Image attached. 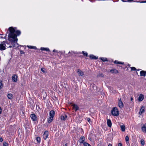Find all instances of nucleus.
Wrapping results in <instances>:
<instances>
[{
	"label": "nucleus",
	"mask_w": 146,
	"mask_h": 146,
	"mask_svg": "<svg viewBox=\"0 0 146 146\" xmlns=\"http://www.w3.org/2000/svg\"><path fill=\"white\" fill-rule=\"evenodd\" d=\"M8 31H9V33L8 35V39L11 43V45H10L9 47L16 49L18 47V44L17 43V36L18 35V31H15V29L12 27H10L8 29Z\"/></svg>",
	"instance_id": "1"
},
{
	"label": "nucleus",
	"mask_w": 146,
	"mask_h": 146,
	"mask_svg": "<svg viewBox=\"0 0 146 146\" xmlns=\"http://www.w3.org/2000/svg\"><path fill=\"white\" fill-rule=\"evenodd\" d=\"M111 114L114 116H117L119 115V113L117 108L116 107L113 108L111 111Z\"/></svg>",
	"instance_id": "2"
},
{
	"label": "nucleus",
	"mask_w": 146,
	"mask_h": 146,
	"mask_svg": "<svg viewBox=\"0 0 146 146\" xmlns=\"http://www.w3.org/2000/svg\"><path fill=\"white\" fill-rule=\"evenodd\" d=\"M23 108V110L22 111H21L20 112V114L22 116H23V118L24 117V115H23L25 113V110H24V108L23 107H22Z\"/></svg>",
	"instance_id": "20"
},
{
	"label": "nucleus",
	"mask_w": 146,
	"mask_h": 146,
	"mask_svg": "<svg viewBox=\"0 0 146 146\" xmlns=\"http://www.w3.org/2000/svg\"><path fill=\"white\" fill-rule=\"evenodd\" d=\"M83 144L84 146H91L90 144L86 142H84Z\"/></svg>",
	"instance_id": "32"
},
{
	"label": "nucleus",
	"mask_w": 146,
	"mask_h": 146,
	"mask_svg": "<svg viewBox=\"0 0 146 146\" xmlns=\"http://www.w3.org/2000/svg\"><path fill=\"white\" fill-rule=\"evenodd\" d=\"M85 140V138L84 136H82L80 137V139L78 141L80 143H84Z\"/></svg>",
	"instance_id": "8"
},
{
	"label": "nucleus",
	"mask_w": 146,
	"mask_h": 146,
	"mask_svg": "<svg viewBox=\"0 0 146 146\" xmlns=\"http://www.w3.org/2000/svg\"><path fill=\"white\" fill-rule=\"evenodd\" d=\"M40 50L42 51H45L48 52L50 51L49 49L48 48H47L41 47L40 48Z\"/></svg>",
	"instance_id": "17"
},
{
	"label": "nucleus",
	"mask_w": 146,
	"mask_h": 146,
	"mask_svg": "<svg viewBox=\"0 0 146 146\" xmlns=\"http://www.w3.org/2000/svg\"><path fill=\"white\" fill-rule=\"evenodd\" d=\"M22 107H21V108H20V109H21L20 110H21V111H22V110H23V108H22Z\"/></svg>",
	"instance_id": "52"
},
{
	"label": "nucleus",
	"mask_w": 146,
	"mask_h": 146,
	"mask_svg": "<svg viewBox=\"0 0 146 146\" xmlns=\"http://www.w3.org/2000/svg\"><path fill=\"white\" fill-rule=\"evenodd\" d=\"M53 119V117L49 116V118L48 119V123H50L52 121Z\"/></svg>",
	"instance_id": "22"
},
{
	"label": "nucleus",
	"mask_w": 146,
	"mask_h": 146,
	"mask_svg": "<svg viewBox=\"0 0 146 146\" xmlns=\"http://www.w3.org/2000/svg\"><path fill=\"white\" fill-rule=\"evenodd\" d=\"M5 43H7V42H6L5 41H3L2 42V44H3V45L5 46H6V44H5Z\"/></svg>",
	"instance_id": "40"
},
{
	"label": "nucleus",
	"mask_w": 146,
	"mask_h": 146,
	"mask_svg": "<svg viewBox=\"0 0 146 146\" xmlns=\"http://www.w3.org/2000/svg\"><path fill=\"white\" fill-rule=\"evenodd\" d=\"M6 48L5 46L3 45L2 44H0V50H5Z\"/></svg>",
	"instance_id": "19"
},
{
	"label": "nucleus",
	"mask_w": 146,
	"mask_h": 146,
	"mask_svg": "<svg viewBox=\"0 0 146 146\" xmlns=\"http://www.w3.org/2000/svg\"><path fill=\"white\" fill-rule=\"evenodd\" d=\"M90 58L91 59H94L96 60L98 58V57H96L94 55H91L90 56Z\"/></svg>",
	"instance_id": "18"
},
{
	"label": "nucleus",
	"mask_w": 146,
	"mask_h": 146,
	"mask_svg": "<svg viewBox=\"0 0 146 146\" xmlns=\"http://www.w3.org/2000/svg\"><path fill=\"white\" fill-rule=\"evenodd\" d=\"M128 66H129V67H130V65H128Z\"/></svg>",
	"instance_id": "54"
},
{
	"label": "nucleus",
	"mask_w": 146,
	"mask_h": 146,
	"mask_svg": "<svg viewBox=\"0 0 146 146\" xmlns=\"http://www.w3.org/2000/svg\"><path fill=\"white\" fill-rule=\"evenodd\" d=\"M118 146H122V145L121 143H119L118 144Z\"/></svg>",
	"instance_id": "43"
},
{
	"label": "nucleus",
	"mask_w": 146,
	"mask_h": 146,
	"mask_svg": "<svg viewBox=\"0 0 146 146\" xmlns=\"http://www.w3.org/2000/svg\"><path fill=\"white\" fill-rule=\"evenodd\" d=\"M21 34V32L19 30V36Z\"/></svg>",
	"instance_id": "48"
},
{
	"label": "nucleus",
	"mask_w": 146,
	"mask_h": 146,
	"mask_svg": "<svg viewBox=\"0 0 146 146\" xmlns=\"http://www.w3.org/2000/svg\"><path fill=\"white\" fill-rule=\"evenodd\" d=\"M28 47L30 49H36V48L35 46H28Z\"/></svg>",
	"instance_id": "27"
},
{
	"label": "nucleus",
	"mask_w": 146,
	"mask_h": 146,
	"mask_svg": "<svg viewBox=\"0 0 146 146\" xmlns=\"http://www.w3.org/2000/svg\"><path fill=\"white\" fill-rule=\"evenodd\" d=\"M30 117L33 121H36L37 120V117L34 114H32L30 115Z\"/></svg>",
	"instance_id": "3"
},
{
	"label": "nucleus",
	"mask_w": 146,
	"mask_h": 146,
	"mask_svg": "<svg viewBox=\"0 0 146 146\" xmlns=\"http://www.w3.org/2000/svg\"><path fill=\"white\" fill-rule=\"evenodd\" d=\"M145 76H146V71H145Z\"/></svg>",
	"instance_id": "53"
},
{
	"label": "nucleus",
	"mask_w": 146,
	"mask_h": 146,
	"mask_svg": "<svg viewBox=\"0 0 146 146\" xmlns=\"http://www.w3.org/2000/svg\"><path fill=\"white\" fill-rule=\"evenodd\" d=\"M18 76L15 74L13 75L12 77V80L13 82H16L17 80Z\"/></svg>",
	"instance_id": "6"
},
{
	"label": "nucleus",
	"mask_w": 146,
	"mask_h": 146,
	"mask_svg": "<svg viewBox=\"0 0 146 146\" xmlns=\"http://www.w3.org/2000/svg\"><path fill=\"white\" fill-rule=\"evenodd\" d=\"M49 117H53L55 115V112L54 110L51 111L49 113Z\"/></svg>",
	"instance_id": "9"
},
{
	"label": "nucleus",
	"mask_w": 146,
	"mask_h": 146,
	"mask_svg": "<svg viewBox=\"0 0 146 146\" xmlns=\"http://www.w3.org/2000/svg\"><path fill=\"white\" fill-rule=\"evenodd\" d=\"M73 52H69L68 53V54H69V55H72V53H73Z\"/></svg>",
	"instance_id": "42"
},
{
	"label": "nucleus",
	"mask_w": 146,
	"mask_h": 146,
	"mask_svg": "<svg viewBox=\"0 0 146 146\" xmlns=\"http://www.w3.org/2000/svg\"><path fill=\"white\" fill-rule=\"evenodd\" d=\"M114 63L115 64H124V62H120L118 61L117 60H115L114 62Z\"/></svg>",
	"instance_id": "23"
},
{
	"label": "nucleus",
	"mask_w": 146,
	"mask_h": 146,
	"mask_svg": "<svg viewBox=\"0 0 146 146\" xmlns=\"http://www.w3.org/2000/svg\"><path fill=\"white\" fill-rule=\"evenodd\" d=\"M41 71L44 73L46 74L47 73V71L46 70V69L44 68H42L41 69Z\"/></svg>",
	"instance_id": "29"
},
{
	"label": "nucleus",
	"mask_w": 146,
	"mask_h": 146,
	"mask_svg": "<svg viewBox=\"0 0 146 146\" xmlns=\"http://www.w3.org/2000/svg\"><path fill=\"white\" fill-rule=\"evenodd\" d=\"M36 140L37 141V142L38 143H40V137H37L36 138Z\"/></svg>",
	"instance_id": "31"
},
{
	"label": "nucleus",
	"mask_w": 146,
	"mask_h": 146,
	"mask_svg": "<svg viewBox=\"0 0 146 146\" xmlns=\"http://www.w3.org/2000/svg\"><path fill=\"white\" fill-rule=\"evenodd\" d=\"M1 88H0V89H1Z\"/></svg>",
	"instance_id": "56"
},
{
	"label": "nucleus",
	"mask_w": 146,
	"mask_h": 146,
	"mask_svg": "<svg viewBox=\"0 0 146 146\" xmlns=\"http://www.w3.org/2000/svg\"><path fill=\"white\" fill-rule=\"evenodd\" d=\"M82 54H83L85 56H88V53L86 52H85L84 51L82 52Z\"/></svg>",
	"instance_id": "34"
},
{
	"label": "nucleus",
	"mask_w": 146,
	"mask_h": 146,
	"mask_svg": "<svg viewBox=\"0 0 146 146\" xmlns=\"http://www.w3.org/2000/svg\"><path fill=\"white\" fill-rule=\"evenodd\" d=\"M136 2L137 3H146V1H136Z\"/></svg>",
	"instance_id": "36"
},
{
	"label": "nucleus",
	"mask_w": 146,
	"mask_h": 146,
	"mask_svg": "<svg viewBox=\"0 0 146 146\" xmlns=\"http://www.w3.org/2000/svg\"><path fill=\"white\" fill-rule=\"evenodd\" d=\"M107 123L108 125L110 127H111V126L112 123L110 119H108L107 120Z\"/></svg>",
	"instance_id": "15"
},
{
	"label": "nucleus",
	"mask_w": 146,
	"mask_h": 146,
	"mask_svg": "<svg viewBox=\"0 0 146 146\" xmlns=\"http://www.w3.org/2000/svg\"><path fill=\"white\" fill-rule=\"evenodd\" d=\"M20 54H25V52L23 51L22 50H20Z\"/></svg>",
	"instance_id": "41"
},
{
	"label": "nucleus",
	"mask_w": 146,
	"mask_h": 146,
	"mask_svg": "<svg viewBox=\"0 0 146 146\" xmlns=\"http://www.w3.org/2000/svg\"><path fill=\"white\" fill-rule=\"evenodd\" d=\"M48 131H44L43 135V138L45 140L48 137Z\"/></svg>",
	"instance_id": "4"
},
{
	"label": "nucleus",
	"mask_w": 146,
	"mask_h": 146,
	"mask_svg": "<svg viewBox=\"0 0 146 146\" xmlns=\"http://www.w3.org/2000/svg\"><path fill=\"white\" fill-rule=\"evenodd\" d=\"M72 106H73V109L76 111H77L79 109V108L78 106L76 104H73L72 105Z\"/></svg>",
	"instance_id": "11"
},
{
	"label": "nucleus",
	"mask_w": 146,
	"mask_h": 146,
	"mask_svg": "<svg viewBox=\"0 0 146 146\" xmlns=\"http://www.w3.org/2000/svg\"><path fill=\"white\" fill-rule=\"evenodd\" d=\"M131 71L136 70V68L134 67H131Z\"/></svg>",
	"instance_id": "37"
},
{
	"label": "nucleus",
	"mask_w": 146,
	"mask_h": 146,
	"mask_svg": "<svg viewBox=\"0 0 146 146\" xmlns=\"http://www.w3.org/2000/svg\"><path fill=\"white\" fill-rule=\"evenodd\" d=\"M53 52H56V50H55V49H54L53 50Z\"/></svg>",
	"instance_id": "51"
},
{
	"label": "nucleus",
	"mask_w": 146,
	"mask_h": 146,
	"mask_svg": "<svg viewBox=\"0 0 146 146\" xmlns=\"http://www.w3.org/2000/svg\"><path fill=\"white\" fill-rule=\"evenodd\" d=\"M13 95L11 94H9L7 95V97L9 99H11L12 98Z\"/></svg>",
	"instance_id": "28"
},
{
	"label": "nucleus",
	"mask_w": 146,
	"mask_h": 146,
	"mask_svg": "<svg viewBox=\"0 0 146 146\" xmlns=\"http://www.w3.org/2000/svg\"><path fill=\"white\" fill-rule=\"evenodd\" d=\"M77 72L79 76H82L84 74V73L82 72V71L79 69H78Z\"/></svg>",
	"instance_id": "16"
},
{
	"label": "nucleus",
	"mask_w": 146,
	"mask_h": 146,
	"mask_svg": "<svg viewBox=\"0 0 146 146\" xmlns=\"http://www.w3.org/2000/svg\"><path fill=\"white\" fill-rule=\"evenodd\" d=\"M141 143L142 145H144L145 144L144 140L143 139H141Z\"/></svg>",
	"instance_id": "33"
},
{
	"label": "nucleus",
	"mask_w": 146,
	"mask_h": 146,
	"mask_svg": "<svg viewBox=\"0 0 146 146\" xmlns=\"http://www.w3.org/2000/svg\"><path fill=\"white\" fill-rule=\"evenodd\" d=\"M86 120L90 124L92 123V122L91 121V119L89 118H86Z\"/></svg>",
	"instance_id": "30"
},
{
	"label": "nucleus",
	"mask_w": 146,
	"mask_h": 146,
	"mask_svg": "<svg viewBox=\"0 0 146 146\" xmlns=\"http://www.w3.org/2000/svg\"><path fill=\"white\" fill-rule=\"evenodd\" d=\"M3 146H8V144L6 142H5L3 143Z\"/></svg>",
	"instance_id": "39"
},
{
	"label": "nucleus",
	"mask_w": 146,
	"mask_h": 146,
	"mask_svg": "<svg viewBox=\"0 0 146 146\" xmlns=\"http://www.w3.org/2000/svg\"><path fill=\"white\" fill-rule=\"evenodd\" d=\"M144 106H142L140 110L139 113L140 115L142 114L144 112Z\"/></svg>",
	"instance_id": "12"
},
{
	"label": "nucleus",
	"mask_w": 146,
	"mask_h": 146,
	"mask_svg": "<svg viewBox=\"0 0 146 146\" xmlns=\"http://www.w3.org/2000/svg\"><path fill=\"white\" fill-rule=\"evenodd\" d=\"M100 59L102 60L103 62H105V61H108V60L106 58H104V57H101Z\"/></svg>",
	"instance_id": "26"
},
{
	"label": "nucleus",
	"mask_w": 146,
	"mask_h": 146,
	"mask_svg": "<svg viewBox=\"0 0 146 146\" xmlns=\"http://www.w3.org/2000/svg\"><path fill=\"white\" fill-rule=\"evenodd\" d=\"M108 146H112V145L110 143L108 145Z\"/></svg>",
	"instance_id": "50"
},
{
	"label": "nucleus",
	"mask_w": 146,
	"mask_h": 146,
	"mask_svg": "<svg viewBox=\"0 0 146 146\" xmlns=\"http://www.w3.org/2000/svg\"><path fill=\"white\" fill-rule=\"evenodd\" d=\"M130 100L131 101H132L133 100V98L132 97H131L130 98Z\"/></svg>",
	"instance_id": "49"
},
{
	"label": "nucleus",
	"mask_w": 146,
	"mask_h": 146,
	"mask_svg": "<svg viewBox=\"0 0 146 146\" xmlns=\"http://www.w3.org/2000/svg\"><path fill=\"white\" fill-rule=\"evenodd\" d=\"M64 146H67V143H65Z\"/></svg>",
	"instance_id": "47"
},
{
	"label": "nucleus",
	"mask_w": 146,
	"mask_h": 146,
	"mask_svg": "<svg viewBox=\"0 0 146 146\" xmlns=\"http://www.w3.org/2000/svg\"><path fill=\"white\" fill-rule=\"evenodd\" d=\"M144 98V96L142 94H141L140 95L138 98V100L139 101L141 102L143 100Z\"/></svg>",
	"instance_id": "10"
},
{
	"label": "nucleus",
	"mask_w": 146,
	"mask_h": 146,
	"mask_svg": "<svg viewBox=\"0 0 146 146\" xmlns=\"http://www.w3.org/2000/svg\"><path fill=\"white\" fill-rule=\"evenodd\" d=\"M127 143L129 146H130V144L129 143V142H128V143H127Z\"/></svg>",
	"instance_id": "46"
},
{
	"label": "nucleus",
	"mask_w": 146,
	"mask_h": 146,
	"mask_svg": "<svg viewBox=\"0 0 146 146\" xmlns=\"http://www.w3.org/2000/svg\"><path fill=\"white\" fill-rule=\"evenodd\" d=\"M141 129L144 133H146V123L142 127Z\"/></svg>",
	"instance_id": "13"
},
{
	"label": "nucleus",
	"mask_w": 146,
	"mask_h": 146,
	"mask_svg": "<svg viewBox=\"0 0 146 146\" xmlns=\"http://www.w3.org/2000/svg\"><path fill=\"white\" fill-rule=\"evenodd\" d=\"M120 127L121 130L122 131H124L125 130V126L124 125H120Z\"/></svg>",
	"instance_id": "24"
},
{
	"label": "nucleus",
	"mask_w": 146,
	"mask_h": 146,
	"mask_svg": "<svg viewBox=\"0 0 146 146\" xmlns=\"http://www.w3.org/2000/svg\"><path fill=\"white\" fill-rule=\"evenodd\" d=\"M110 71L112 73H115V74H117L118 73V70L115 69H112L110 70Z\"/></svg>",
	"instance_id": "14"
},
{
	"label": "nucleus",
	"mask_w": 146,
	"mask_h": 146,
	"mask_svg": "<svg viewBox=\"0 0 146 146\" xmlns=\"http://www.w3.org/2000/svg\"><path fill=\"white\" fill-rule=\"evenodd\" d=\"M2 112V109L0 107V115L1 113Z\"/></svg>",
	"instance_id": "45"
},
{
	"label": "nucleus",
	"mask_w": 146,
	"mask_h": 146,
	"mask_svg": "<svg viewBox=\"0 0 146 146\" xmlns=\"http://www.w3.org/2000/svg\"><path fill=\"white\" fill-rule=\"evenodd\" d=\"M67 115L65 114L62 115L60 117L61 119L62 120H65L67 118Z\"/></svg>",
	"instance_id": "7"
},
{
	"label": "nucleus",
	"mask_w": 146,
	"mask_h": 146,
	"mask_svg": "<svg viewBox=\"0 0 146 146\" xmlns=\"http://www.w3.org/2000/svg\"><path fill=\"white\" fill-rule=\"evenodd\" d=\"M118 104H119V106L120 108H122L123 107L124 105L123 104V102H122V101L121 100V98L119 99H118Z\"/></svg>",
	"instance_id": "5"
},
{
	"label": "nucleus",
	"mask_w": 146,
	"mask_h": 146,
	"mask_svg": "<svg viewBox=\"0 0 146 146\" xmlns=\"http://www.w3.org/2000/svg\"><path fill=\"white\" fill-rule=\"evenodd\" d=\"M3 87V84L2 83V81H1L0 82V88H2Z\"/></svg>",
	"instance_id": "38"
},
{
	"label": "nucleus",
	"mask_w": 146,
	"mask_h": 146,
	"mask_svg": "<svg viewBox=\"0 0 146 146\" xmlns=\"http://www.w3.org/2000/svg\"><path fill=\"white\" fill-rule=\"evenodd\" d=\"M1 35V34H0V35Z\"/></svg>",
	"instance_id": "55"
},
{
	"label": "nucleus",
	"mask_w": 146,
	"mask_h": 146,
	"mask_svg": "<svg viewBox=\"0 0 146 146\" xmlns=\"http://www.w3.org/2000/svg\"><path fill=\"white\" fill-rule=\"evenodd\" d=\"M145 71L143 70H142L140 71V74L141 76H145Z\"/></svg>",
	"instance_id": "21"
},
{
	"label": "nucleus",
	"mask_w": 146,
	"mask_h": 146,
	"mask_svg": "<svg viewBox=\"0 0 146 146\" xmlns=\"http://www.w3.org/2000/svg\"><path fill=\"white\" fill-rule=\"evenodd\" d=\"M3 141V139L1 137L0 138V142H2Z\"/></svg>",
	"instance_id": "44"
},
{
	"label": "nucleus",
	"mask_w": 146,
	"mask_h": 146,
	"mask_svg": "<svg viewBox=\"0 0 146 146\" xmlns=\"http://www.w3.org/2000/svg\"><path fill=\"white\" fill-rule=\"evenodd\" d=\"M125 140L126 142H127L129 141V138L128 136H126L125 138Z\"/></svg>",
	"instance_id": "35"
},
{
	"label": "nucleus",
	"mask_w": 146,
	"mask_h": 146,
	"mask_svg": "<svg viewBox=\"0 0 146 146\" xmlns=\"http://www.w3.org/2000/svg\"><path fill=\"white\" fill-rule=\"evenodd\" d=\"M104 75L101 72L99 73L97 75V77H104Z\"/></svg>",
	"instance_id": "25"
}]
</instances>
